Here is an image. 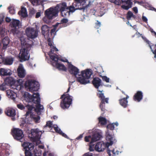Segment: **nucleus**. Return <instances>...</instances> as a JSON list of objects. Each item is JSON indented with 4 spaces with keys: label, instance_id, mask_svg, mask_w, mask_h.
<instances>
[{
    "label": "nucleus",
    "instance_id": "f257e3e1",
    "mask_svg": "<svg viewBox=\"0 0 156 156\" xmlns=\"http://www.w3.org/2000/svg\"><path fill=\"white\" fill-rule=\"evenodd\" d=\"M70 87L69 86L66 92L62 95L60 98H63L60 102V105L61 107L63 109L68 108L72 103V97L66 94L68 93L70 90Z\"/></svg>",
    "mask_w": 156,
    "mask_h": 156
},
{
    "label": "nucleus",
    "instance_id": "f03ea898",
    "mask_svg": "<svg viewBox=\"0 0 156 156\" xmlns=\"http://www.w3.org/2000/svg\"><path fill=\"white\" fill-rule=\"evenodd\" d=\"M30 42V44L25 43L24 45L25 47L21 48L20 50V58L21 62L28 60L29 59V48L32 47L33 43V41H31Z\"/></svg>",
    "mask_w": 156,
    "mask_h": 156
},
{
    "label": "nucleus",
    "instance_id": "7ed1b4c3",
    "mask_svg": "<svg viewBox=\"0 0 156 156\" xmlns=\"http://www.w3.org/2000/svg\"><path fill=\"white\" fill-rule=\"evenodd\" d=\"M25 87L29 89V91L33 92L37 91L39 88V84L38 82L34 80H28L25 83Z\"/></svg>",
    "mask_w": 156,
    "mask_h": 156
},
{
    "label": "nucleus",
    "instance_id": "20e7f679",
    "mask_svg": "<svg viewBox=\"0 0 156 156\" xmlns=\"http://www.w3.org/2000/svg\"><path fill=\"white\" fill-rule=\"evenodd\" d=\"M11 133L15 140L21 142L24 141V135L21 129L19 128H13L11 130Z\"/></svg>",
    "mask_w": 156,
    "mask_h": 156
},
{
    "label": "nucleus",
    "instance_id": "39448f33",
    "mask_svg": "<svg viewBox=\"0 0 156 156\" xmlns=\"http://www.w3.org/2000/svg\"><path fill=\"white\" fill-rule=\"evenodd\" d=\"M98 91L99 93H97V95L101 101L99 107L102 111L105 112V103L107 104L108 103L109 98H105L104 94L102 93L103 90L101 91L98 90Z\"/></svg>",
    "mask_w": 156,
    "mask_h": 156
},
{
    "label": "nucleus",
    "instance_id": "423d86ee",
    "mask_svg": "<svg viewBox=\"0 0 156 156\" xmlns=\"http://www.w3.org/2000/svg\"><path fill=\"white\" fill-rule=\"evenodd\" d=\"M60 7L57 5L54 8L52 7L46 10L44 12L45 16L48 19H52L53 16H56L58 12V8Z\"/></svg>",
    "mask_w": 156,
    "mask_h": 156
},
{
    "label": "nucleus",
    "instance_id": "0eeeda50",
    "mask_svg": "<svg viewBox=\"0 0 156 156\" xmlns=\"http://www.w3.org/2000/svg\"><path fill=\"white\" fill-rule=\"evenodd\" d=\"M25 98L28 102H33L36 104L40 103V94L38 93H34L32 95L27 93V94H25Z\"/></svg>",
    "mask_w": 156,
    "mask_h": 156
},
{
    "label": "nucleus",
    "instance_id": "6e6552de",
    "mask_svg": "<svg viewBox=\"0 0 156 156\" xmlns=\"http://www.w3.org/2000/svg\"><path fill=\"white\" fill-rule=\"evenodd\" d=\"M29 134L30 139L33 142L39 141L41 135V132L38 129H31Z\"/></svg>",
    "mask_w": 156,
    "mask_h": 156
},
{
    "label": "nucleus",
    "instance_id": "1a4fd4ad",
    "mask_svg": "<svg viewBox=\"0 0 156 156\" xmlns=\"http://www.w3.org/2000/svg\"><path fill=\"white\" fill-rule=\"evenodd\" d=\"M113 142L111 141L110 143L107 142L105 143L103 142H98L95 146V150L99 152L102 151L106 147H108L110 145H112Z\"/></svg>",
    "mask_w": 156,
    "mask_h": 156
},
{
    "label": "nucleus",
    "instance_id": "9d476101",
    "mask_svg": "<svg viewBox=\"0 0 156 156\" xmlns=\"http://www.w3.org/2000/svg\"><path fill=\"white\" fill-rule=\"evenodd\" d=\"M25 32L27 37L32 39L36 38L38 35L37 31L34 28H27Z\"/></svg>",
    "mask_w": 156,
    "mask_h": 156
},
{
    "label": "nucleus",
    "instance_id": "9b49d317",
    "mask_svg": "<svg viewBox=\"0 0 156 156\" xmlns=\"http://www.w3.org/2000/svg\"><path fill=\"white\" fill-rule=\"evenodd\" d=\"M53 52L52 49H51L48 53V55H49L50 58L53 61H55V62H58V60H60L64 62H66L69 64V62H68V60L67 59L65 60L63 59H59L58 56L56 54H54L53 55Z\"/></svg>",
    "mask_w": 156,
    "mask_h": 156
},
{
    "label": "nucleus",
    "instance_id": "f8f14e48",
    "mask_svg": "<svg viewBox=\"0 0 156 156\" xmlns=\"http://www.w3.org/2000/svg\"><path fill=\"white\" fill-rule=\"evenodd\" d=\"M78 6L76 9L83 10V11L88 7V5L85 4V0H75Z\"/></svg>",
    "mask_w": 156,
    "mask_h": 156
},
{
    "label": "nucleus",
    "instance_id": "ddd939ff",
    "mask_svg": "<svg viewBox=\"0 0 156 156\" xmlns=\"http://www.w3.org/2000/svg\"><path fill=\"white\" fill-rule=\"evenodd\" d=\"M121 2L122 5L121 7L125 10H127L131 8L133 4L131 0H121Z\"/></svg>",
    "mask_w": 156,
    "mask_h": 156
},
{
    "label": "nucleus",
    "instance_id": "4468645a",
    "mask_svg": "<svg viewBox=\"0 0 156 156\" xmlns=\"http://www.w3.org/2000/svg\"><path fill=\"white\" fill-rule=\"evenodd\" d=\"M68 69L69 72L76 77V75L79 73V69L72 64H70L69 65Z\"/></svg>",
    "mask_w": 156,
    "mask_h": 156
},
{
    "label": "nucleus",
    "instance_id": "2eb2a0df",
    "mask_svg": "<svg viewBox=\"0 0 156 156\" xmlns=\"http://www.w3.org/2000/svg\"><path fill=\"white\" fill-rule=\"evenodd\" d=\"M143 94L142 91H137L133 97V99L135 101L138 102H140L143 99Z\"/></svg>",
    "mask_w": 156,
    "mask_h": 156
},
{
    "label": "nucleus",
    "instance_id": "dca6fc26",
    "mask_svg": "<svg viewBox=\"0 0 156 156\" xmlns=\"http://www.w3.org/2000/svg\"><path fill=\"white\" fill-rule=\"evenodd\" d=\"M18 76L21 78H24L26 75L25 70L22 65H20L17 69Z\"/></svg>",
    "mask_w": 156,
    "mask_h": 156
},
{
    "label": "nucleus",
    "instance_id": "f3484780",
    "mask_svg": "<svg viewBox=\"0 0 156 156\" xmlns=\"http://www.w3.org/2000/svg\"><path fill=\"white\" fill-rule=\"evenodd\" d=\"M22 146L25 150L28 151H31L33 150L34 147L33 144L29 142H24L23 144H22Z\"/></svg>",
    "mask_w": 156,
    "mask_h": 156
},
{
    "label": "nucleus",
    "instance_id": "a211bd4d",
    "mask_svg": "<svg viewBox=\"0 0 156 156\" xmlns=\"http://www.w3.org/2000/svg\"><path fill=\"white\" fill-rule=\"evenodd\" d=\"M93 72L91 69H87L81 72V75H83L87 80L90 78V76L93 74Z\"/></svg>",
    "mask_w": 156,
    "mask_h": 156
},
{
    "label": "nucleus",
    "instance_id": "6ab92c4d",
    "mask_svg": "<svg viewBox=\"0 0 156 156\" xmlns=\"http://www.w3.org/2000/svg\"><path fill=\"white\" fill-rule=\"evenodd\" d=\"M12 74V71L9 69L1 68L0 70V74L3 76H10Z\"/></svg>",
    "mask_w": 156,
    "mask_h": 156
},
{
    "label": "nucleus",
    "instance_id": "aec40b11",
    "mask_svg": "<svg viewBox=\"0 0 156 156\" xmlns=\"http://www.w3.org/2000/svg\"><path fill=\"white\" fill-rule=\"evenodd\" d=\"M102 137L101 135L98 133H94L91 136L92 141L90 142V144L98 140Z\"/></svg>",
    "mask_w": 156,
    "mask_h": 156
},
{
    "label": "nucleus",
    "instance_id": "412c9836",
    "mask_svg": "<svg viewBox=\"0 0 156 156\" xmlns=\"http://www.w3.org/2000/svg\"><path fill=\"white\" fill-rule=\"evenodd\" d=\"M101 80L98 77L94 78L92 81V83L95 88L98 89L101 85Z\"/></svg>",
    "mask_w": 156,
    "mask_h": 156
},
{
    "label": "nucleus",
    "instance_id": "4be33fe9",
    "mask_svg": "<svg viewBox=\"0 0 156 156\" xmlns=\"http://www.w3.org/2000/svg\"><path fill=\"white\" fill-rule=\"evenodd\" d=\"M77 80L81 84H85L89 82V80H87L83 75L77 78Z\"/></svg>",
    "mask_w": 156,
    "mask_h": 156
},
{
    "label": "nucleus",
    "instance_id": "5701e85b",
    "mask_svg": "<svg viewBox=\"0 0 156 156\" xmlns=\"http://www.w3.org/2000/svg\"><path fill=\"white\" fill-rule=\"evenodd\" d=\"M42 33L44 36L49 35L50 31V28L47 25H44L41 27Z\"/></svg>",
    "mask_w": 156,
    "mask_h": 156
},
{
    "label": "nucleus",
    "instance_id": "b1692460",
    "mask_svg": "<svg viewBox=\"0 0 156 156\" xmlns=\"http://www.w3.org/2000/svg\"><path fill=\"white\" fill-rule=\"evenodd\" d=\"M129 98V96L126 95V98L119 100L120 105L124 108H126L128 105V101L127 99Z\"/></svg>",
    "mask_w": 156,
    "mask_h": 156
},
{
    "label": "nucleus",
    "instance_id": "393cba45",
    "mask_svg": "<svg viewBox=\"0 0 156 156\" xmlns=\"http://www.w3.org/2000/svg\"><path fill=\"white\" fill-rule=\"evenodd\" d=\"M5 114L8 116L14 117L16 115L15 110L12 108H9L5 112Z\"/></svg>",
    "mask_w": 156,
    "mask_h": 156
},
{
    "label": "nucleus",
    "instance_id": "a878e982",
    "mask_svg": "<svg viewBox=\"0 0 156 156\" xmlns=\"http://www.w3.org/2000/svg\"><path fill=\"white\" fill-rule=\"evenodd\" d=\"M5 83L7 85L12 86L15 84V81L12 77H9L6 78L5 80Z\"/></svg>",
    "mask_w": 156,
    "mask_h": 156
},
{
    "label": "nucleus",
    "instance_id": "bb28decb",
    "mask_svg": "<svg viewBox=\"0 0 156 156\" xmlns=\"http://www.w3.org/2000/svg\"><path fill=\"white\" fill-rule=\"evenodd\" d=\"M29 1L33 6L42 5L43 3L45 1L44 0H29Z\"/></svg>",
    "mask_w": 156,
    "mask_h": 156
},
{
    "label": "nucleus",
    "instance_id": "cd10ccee",
    "mask_svg": "<svg viewBox=\"0 0 156 156\" xmlns=\"http://www.w3.org/2000/svg\"><path fill=\"white\" fill-rule=\"evenodd\" d=\"M18 14L23 17H27V13L26 8L24 7H21V9L18 12Z\"/></svg>",
    "mask_w": 156,
    "mask_h": 156
},
{
    "label": "nucleus",
    "instance_id": "c85d7f7f",
    "mask_svg": "<svg viewBox=\"0 0 156 156\" xmlns=\"http://www.w3.org/2000/svg\"><path fill=\"white\" fill-rule=\"evenodd\" d=\"M55 65L56 67L59 70L63 71H66L67 68L63 64L55 62Z\"/></svg>",
    "mask_w": 156,
    "mask_h": 156
},
{
    "label": "nucleus",
    "instance_id": "c756f323",
    "mask_svg": "<svg viewBox=\"0 0 156 156\" xmlns=\"http://www.w3.org/2000/svg\"><path fill=\"white\" fill-rule=\"evenodd\" d=\"M2 42L3 44L2 49H5L7 48V46L9 43V38L8 37H5L2 40Z\"/></svg>",
    "mask_w": 156,
    "mask_h": 156
},
{
    "label": "nucleus",
    "instance_id": "7c9ffc66",
    "mask_svg": "<svg viewBox=\"0 0 156 156\" xmlns=\"http://www.w3.org/2000/svg\"><path fill=\"white\" fill-rule=\"evenodd\" d=\"M13 59L12 57H6L4 60V62L5 64L6 65H11L13 63Z\"/></svg>",
    "mask_w": 156,
    "mask_h": 156
},
{
    "label": "nucleus",
    "instance_id": "2f4dec72",
    "mask_svg": "<svg viewBox=\"0 0 156 156\" xmlns=\"http://www.w3.org/2000/svg\"><path fill=\"white\" fill-rule=\"evenodd\" d=\"M107 152L109 156H116L119 153V151H115L114 149H113L112 151L108 150Z\"/></svg>",
    "mask_w": 156,
    "mask_h": 156
},
{
    "label": "nucleus",
    "instance_id": "473e14b6",
    "mask_svg": "<svg viewBox=\"0 0 156 156\" xmlns=\"http://www.w3.org/2000/svg\"><path fill=\"white\" fill-rule=\"evenodd\" d=\"M18 83H19V84L15 86V89H16L17 90H21L22 87H23V81L22 80H19L18 81Z\"/></svg>",
    "mask_w": 156,
    "mask_h": 156
},
{
    "label": "nucleus",
    "instance_id": "72a5a7b5",
    "mask_svg": "<svg viewBox=\"0 0 156 156\" xmlns=\"http://www.w3.org/2000/svg\"><path fill=\"white\" fill-rule=\"evenodd\" d=\"M44 108L43 105L40 104V103L37 104L36 105V108L35 109V111L37 112H40Z\"/></svg>",
    "mask_w": 156,
    "mask_h": 156
},
{
    "label": "nucleus",
    "instance_id": "f704fd0d",
    "mask_svg": "<svg viewBox=\"0 0 156 156\" xmlns=\"http://www.w3.org/2000/svg\"><path fill=\"white\" fill-rule=\"evenodd\" d=\"M98 120L101 125H104L107 124V120L105 118L100 117L98 118Z\"/></svg>",
    "mask_w": 156,
    "mask_h": 156
},
{
    "label": "nucleus",
    "instance_id": "c9c22d12",
    "mask_svg": "<svg viewBox=\"0 0 156 156\" xmlns=\"http://www.w3.org/2000/svg\"><path fill=\"white\" fill-rule=\"evenodd\" d=\"M20 21L19 20L15 19H12V21L11 23L12 24V27H18L20 24Z\"/></svg>",
    "mask_w": 156,
    "mask_h": 156
},
{
    "label": "nucleus",
    "instance_id": "e433bc0d",
    "mask_svg": "<svg viewBox=\"0 0 156 156\" xmlns=\"http://www.w3.org/2000/svg\"><path fill=\"white\" fill-rule=\"evenodd\" d=\"M67 7L66 5V2H64L62 3L61 5L60 6V12L63 11L66 9H67Z\"/></svg>",
    "mask_w": 156,
    "mask_h": 156
},
{
    "label": "nucleus",
    "instance_id": "4c0bfd02",
    "mask_svg": "<svg viewBox=\"0 0 156 156\" xmlns=\"http://www.w3.org/2000/svg\"><path fill=\"white\" fill-rule=\"evenodd\" d=\"M61 12V15L63 17H66L70 15V13L68 10L66 9V10Z\"/></svg>",
    "mask_w": 156,
    "mask_h": 156
},
{
    "label": "nucleus",
    "instance_id": "58836bf2",
    "mask_svg": "<svg viewBox=\"0 0 156 156\" xmlns=\"http://www.w3.org/2000/svg\"><path fill=\"white\" fill-rule=\"evenodd\" d=\"M135 16L133 14V13L130 11H129L127 12L126 18L128 20H130L131 17H134Z\"/></svg>",
    "mask_w": 156,
    "mask_h": 156
},
{
    "label": "nucleus",
    "instance_id": "ea45409f",
    "mask_svg": "<svg viewBox=\"0 0 156 156\" xmlns=\"http://www.w3.org/2000/svg\"><path fill=\"white\" fill-rule=\"evenodd\" d=\"M58 24L57 23L56 24L53 25V28L51 30L50 33L51 35L55 34H56V29L57 27L58 26Z\"/></svg>",
    "mask_w": 156,
    "mask_h": 156
},
{
    "label": "nucleus",
    "instance_id": "a19ab883",
    "mask_svg": "<svg viewBox=\"0 0 156 156\" xmlns=\"http://www.w3.org/2000/svg\"><path fill=\"white\" fill-rule=\"evenodd\" d=\"M108 1L117 5H119L121 4V2L120 0H108Z\"/></svg>",
    "mask_w": 156,
    "mask_h": 156
},
{
    "label": "nucleus",
    "instance_id": "79ce46f5",
    "mask_svg": "<svg viewBox=\"0 0 156 156\" xmlns=\"http://www.w3.org/2000/svg\"><path fill=\"white\" fill-rule=\"evenodd\" d=\"M16 27H12V28L11 29V31L13 34H16L18 33V30Z\"/></svg>",
    "mask_w": 156,
    "mask_h": 156
},
{
    "label": "nucleus",
    "instance_id": "37998d69",
    "mask_svg": "<svg viewBox=\"0 0 156 156\" xmlns=\"http://www.w3.org/2000/svg\"><path fill=\"white\" fill-rule=\"evenodd\" d=\"M32 117L35 123H37L39 122V121L40 119V117L39 116L37 115L36 116H33Z\"/></svg>",
    "mask_w": 156,
    "mask_h": 156
},
{
    "label": "nucleus",
    "instance_id": "c03bdc74",
    "mask_svg": "<svg viewBox=\"0 0 156 156\" xmlns=\"http://www.w3.org/2000/svg\"><path fill=\"white\" fill-rule=\"evenodd\" d=\"M84 140L86 142H90L92 141L91 136L90 135H89L88 136H86L84 138Z\"/></svg>",
    "mask_w": 156,
    "mask_h": 156
},
{
    "label": "nucleus",
    "instance_id": "a18cd8bd",
    "mask_svg": "<svg viewBox=\"0 0 156 156\" xmlns=\"http://www.w3.org/2000/svg\"><path fill=\"white\" fill-rule=\"evenodd\" d=\"M114 128V125L113 123L109 124L107 126V128L111 130H113Z\"/></svg>",
    "mask_w": 156,
    "mask_h": 156
},
{
    "label": "nucleus",
    "instance_id": "49530a36",
    "mask_svg": "<svg viewBox=\"0 0 156 156\" xmlns=\"http://www.w3.org/2000/svg\"><path fill=\"white\" fill-rule=\"evenodd\" d=\"M67 10H68L69 13L70 12H73L76 10L75 7L73 6H70L69 7H67Z\"/></svg>",
    "mask_w": 156,
    "mask_h": 156
},
{
    "label": "nucleus",
    "instance_id": "de8ad7c7",
    "mask_svg": "<svg viewBox=\"0 0 156 156\" xmlns=\"http://www.w3.org/2000/svg\"><path fill=\"white\" fill-rule=\"evenodd\" d=\"M45 126H48L49 128L52 127L53 128L52 122L50 121H48L47 122H46V125H45Z\"/></svg>",
    "mask_w": 156,
    "mask_h": 156
},
{
    "label": "nucleus",
    "instance_id": "09e8293b",
    "mask_svg": "<svg viewBox=\"0 0 156 156\" xmlns=\"http://www.w3.org/2000/svg\"><path fill=\"white\" fill-rule=\"evenodd\" d=\"M25 156H32V152L30 151L25 150Z\"/></svg>",
    "mask_w": 156,
    "mask_h": 156
},
{
    "label": "nucleus",
    "instance_id": "8fccbe9b",
    "mask_svg": "<svg viewBox=\"0 0 156 156\" xmlns=\"http://www.w3.org/2000/svg\"><path fill=\"white\" fill-rule=\"evenodd\" d=\"M53 128L55 132L59 134L62 132V130L57 126H54Z\"/></svg>",
    "mask_w": 156,
    "mask_h": 156
},
{
    "label": "nucleus",
    "instance_id": "3c124183",
    "mask_svg": "<svg viewBox=\"0 0 156 156\" xmlns=\"http://www.w3.org/2000/svg\"><path fill=\"white\" fill-rule=\"evenodd\" d=\"M17 106L18 108L22 110L25 109L24 106L21 103L17 104Z\"/></svg>",
    "mask_w": 156,
    "mask_h": 156
},
{
    "label": "nucleus",
    "instance_id": "603ef678",
    "mask_svg": "<svg viewBox=\"0 0 156 156\" xmlns=\"http://www.w3.org/2000/svg\"><path fill=\"white\" fill-rule=\"evenodd\" d=\"M101 26V23L98 20L96 21V22L95 23V27L97 29H98Z\"/></svg>",
    "mask_w": 156,
    "mask_h": 156
},
{
    "label": "nucleus",
    "instance_id": "864d4df0",
    "mask_svg": "<svg viewBox=\"0 0 156 156\" xmlns=\"http://www.w3.org/2000/svg\"><path fill=\"white\" fill-rule=\"evenodd\" d=\"M5 84L3 83L1 85H0V90L4 91L5 90Z\"/></svg>",
    "mask_w": 156,
    "mask_h": 156
},
{
    "label": "nucleus",
    "instance_id": "5fc2aeb1",
    "mask_svg": "<svg viewBox=\"0 0 156 156\" xmlns=\"http://www.w3.org/2000/svg\"><path fill=\"white\" fill-rule=\"evenodd\" d=\"M102 80L107 83L109 82V79L106 76H101Z\"/></svg>",
    "mask_w": 156,
    "mask_h": 156
},
{
    "label": "nucleus",
    "instance_id": "6e6d98bb",
    "mask_svg": "<svg viewBox=\"0 0 156 156\" xmlns=\"http://www.w3.org/2000/svg\"><path fill=\"white\" fill-rule=\"evenodd\" d=\"M9 12L11 14H13L15 13V10L11 7H9L8 8Z\"/></svg>",
    "mask_w": 156,
    "mask_h": 156
},
{
    "label": "nucleus",
    "instance_id": "4d7b16f0",
    "mask_svg": "<svg viewBox=\"0 0 156 156\" xmlns=\"http://www.w3.org/2000/svg\"><path fill=\"white\" fill-rule=\"evenodd\" d=\"M26 107L27 108L28 111H31L34 108V107L32 105H28L26 106Z\"/></svg>",
    "mask_w": 156,
    "mask_h": 156
},
{
    "label": "nucleus",
    "instance_id": "13d9d810",
    "mask_svg": "<svg viewBox=\"0 0 156 156\" xmlns=\"http://www.w3.org/2000/svg\"><path fill=\"white\" fill-rule=\"evenodd\" d=\"M49 46L51 47V48H52V46H53L52 44L51 41V40L50 38H49L47 40Z\"/></svg>",
    "mask_w": 156,
    "mask_h": 156
},
{
    "label": "nucleus",
    "instance_id": "bf43d9fd",
    "mask_svg": "<svg viewBox=\"0 0 156 156\" xmlns=\"http://www.w3.org/2000/svg\"><path fill=\"white\" fill-rule=\"evenodd\" d=\"M68 22V20L66 18H63L62 19L61 21V22L62 23H66Z\"/></svg>",
    "mask_w": 156,
    "mask_h": 156
},
{
    "label": "nucleus",
    "instance_id": "052dcab7",
    "mask_svg": "<svg viewBox=\"0 0 156 156\" xmlns=\"http://www.w3.org/2000/svg\"><path fill=\"white\" fill-rule=\"evenodd\" d=\"M89 149L90 151H94V145H91V144H90L89 145Z\"/></svg>",
    "mask_w": 156,
    "mask_h": 156
},
{
    "label": "nucleus",
    "instance_id": "680f3d73",
    "mask_svg": "<svg viewBox=\"0 0 156 156\" xmlns=\"http://www.w3.org/2000/svg\"><path fill=\"white\" fill-rule=\"evenodd\" d=\"M31 111H28L26 112V113L25 114V116L26 117H27L29 115H30V116L31 117H32V115H31Z\"/></svg>",
    "mask_w": 156,
    "mask_h": 156
},
{
    "label": "nucleus",
    "instance_id": "e2e57ef3",
    "mask_svg": "<svg viewBox=\"0 0 156 156\" xmlns=\"http://www.w3.org/2000/svg\"><path fill=\"white\" fill-rule=\"evenodd\" d=\"M35 13V10L34 9L31 10L30 11L29 14L30 15H33Z\"/></svg>",
    "mask_w": 156,
    "mask_h": 156
},
{
    "label": "nucleus",
    "instance_id": "0e129e2a",
    "mask_svg": "<svg viewBox=\"0 0 156 156\" xmlns=\"http://www.w3.org/2000/svg\"><path fill=\"white\" fill-rule=\"evenodd\" d=\"M142 20L144 22L147 23V19L145 16H143L142 17Z\"/></svg>",
    "mask_w": 156,
    "mask_h": 156
},
{
    "label": "nucleus",
    "instance_id": "69168bd1",
    "mask_svg": "<svg viewBox=\"0 0 156 156\" xmlns=\"http://www.w3.org/2000/svg\"><path fill=\"white\" fill-rule=\"evenodd\" d=\"M59 134L62 135L63 136L65 137V138H67V136L65 133H63V132L62 131Z\"/></svg>",
    "mask_w": 156,
    "mask_h": 156
},
{
    "label": "nucleus",
    "instance_id": "338daca9",
    "mask_svg": "<svg viewBox=\"0 0 156 156\" xmlns=\"http://www.w3.org/2000/svg\"><path fill=\"white\" fill-rule=\"evenodd\" d=\"M150 31L151 32L152 34H154V35L156 37V32L154 31L151 28L150 29Z\"/></svg>",
    "mask_w": 156,
    "mask_h": 156
},
{
    "label": "nucleus",
    "instance_id": "774afa93",
    "mask_svg": "<svg viewBox=\"0 0 156 156\" xmlns=\"http://www.w3.org/2000/svg\"><path fill=\"white\" fill-rule=\"evenodd\" d=\"M5 151H2L0 150V156H4Z\"/></svg>",
    "mask_w": 156,
    "mask_h": 156
}]
</instances>
